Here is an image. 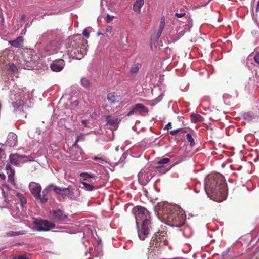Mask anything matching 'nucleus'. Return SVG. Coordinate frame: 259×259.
I'll return each mask as SVG.
<instances>
[{
	"mask_svg": "<svg viewBox=\"0 0 259 259\" xmlns=\"http://www.w3.org/2000/svg\"><path fill=\"white\" fill-rule=\"evenodd\" d=\"M160 100H158L156 102V103H158L160 101Z\"/></svg>",
	"mask_w": 259,
	"mask_h": 259,
	"instance_id": "obj_57",
	"label": "nucleus"
},
{
	"mask_svg": "<svg viewBox=\"0 0 259 259\" xmlns=\"http://www.w3.org/2000/svg\"><path fill=\"white\" fill-rule=\"evenodd\" d=\"M67 54L63 55L64 58L68 57L69 58L80 60L85 55L87 50L84 46L77 44L75 40L71 41L69 47L67 48Z\"/></svg>",
	"mask_w": 259,
	"mask_h": 259,
	"instance_id": "obj_5",
	"label": "nucleus"
},
{
	"mask_svg": "<svg viewBox=\"0 0 259 259\" xmlns=\"http://www.w3.org/2000/svg\"><path fill=\"white\" fill-rule=\"evenodd\" d=\"M171 128V124L170 122H168L166 125L165 126L164 129L168 130L169 129Z\"/></svg>",
	"mask_w": 259,
	"mask_h": 259,
	"instance_id": "obj_48",
	"label": "nucleus"
},
{
	"mask_svg": "<svg viewBox=\"0 0 259 259\" xmlns=\"http://www.w3.org/2000/svg\"><path fill=\"white\" fill-rule=\"evenodd\" d=\"M7 68L9 70H10L14 73H15L17 71V68L16 66L13 64H8L7 65Z\"/></svg>",
	"mask_w": 259,
	"mask_h": 259,
	"instance_id": "obj_35",
	"label": "nucleus"
},
{
	"mask_svg": "<svg viewBox=\"0 0 259 259\" xmlns=\"http://www.w3.org/2000/svg\"><path fill=\"white\" fill-rule=\"evenodd\" d=\"M17 259H28V258L24 256H19Z\"/></svg>",
	"mask_w": 259,
	"mask_h": 259,
	"instance_id": "obj_51",
	"label": "nucleus"
},
{
	"mask_svg": "<svg viewBox=\"0 0 259 259\" xmlns=\"http://www.w3.org/2000/svg\"><path fill=\"white\" fill-rule=\"evenodd\" d=\"M23 42V38L22 37L19 36L16 39L9 41V44L13 47L15 48L20 47Z\"/></svg>",
	"mask_w": 259,
	"mask_h": 259,
	"instance_id": "obj_19",
	"label": "nucleus"
},
{
	"mask_svg": "<svg viewBox=\"0 0 259 259\" xmlns=\"http://www.w3.org/2000/svg\"><path fill=\"white\" fill-rule=\"evenodd\" d=\"M50 217L51 219L56 222H62L67 218V215L64 214L60 209L53 210L50 211Z\"/></svg>",
	"mask_w": 259,
	"mask_h": 259,
	"instance_id": "obj_9",
	"label": "nucleus"
},
{
	"mask_svg": "<svg viewBox=\"0 0 259 259\" xmlns=\"http://www.w3.org/2000/svg\"><path fill=\"white\" fill-rule=\"evenodd\" d=\"M25 231H21L18 232H14V231H9L7 233V235L9 236H18L19 235H23L24 234Z\"/></svg>",
	"mask_w": 259,
	"mask_h": 259,
	"instance_id": "obj_33",
	"label": "nucleus"
},
{
	"mask_svg": "<svg viewBox=\"0 0 259 259\" xmlns=\"http://www.w3.org/2000/svg\"><path fill=\"white\" fill-rule=\"evenodd\" d=\"M191 120L193 122H201L202 120V117L199 114H192L191 116Z\"/></svg>",
	"mask_w": 259,
	"mask_h": 259,
	"instance_id": "obj_27",
	"label": "nucleus"
},
{
	"mask_svg": "<svg viewBox=\"0 0 259 259\" xmlns=\"http://www.w3.org/2000/svg\"><path fill=\"white\" fill-rule=\"evenodd\" d=\"M106 31L110 33L112 31V28L111 27H107Z\"/></svg>",
	"mask_w": 259,
	"mask_h": 259,
	"instance_id": "obj_49",
	"label": "nucleus"
},
{
	"mask_svg": "<svg viewBox=\"0 0 259 259\" xmlns=\"http://www.w3.org/2000/svg\"><path fill=\"white\" fill-rule=\"evenodd\" d=\"M254 60L256 63L259 64V52L255 54L254 56Z\"/></svg>",
	"mask_w": 259,
	"mask_h": 259,
	"instance_id": "obj_46",
	"label": "nucleus"
},
{
	"mask_svg": "<svg viewBox=\"0 0 259 259\" xmlns=\"http://www.w3.org/2000/svg\"><path fill=\"white\" fill-rule=\"evenodd\" d=\"M165 18L164 17H162L161 19V20H160L159 29L156 34L157 39L159 38L160 37V36L162 34V32L163 28L165 26Z\"/></svg>",
	"mask_w": 259,
	"mask_h": 259,
	"instance_id": "obj_22",
	"label": "nucleus"
},
{
	"mask_svg": "<svg viewBox=\"0 0 259 259\" xmlns=\"http://www.w3.org/2000/svg\"><path fill=\"white\" fill-rule=\"evenodd\" d=\"M137 111L140 113H148V109L142 104H137L135 105Z\"/></svg>",
	"mask_w": 259,
	"mask_h": 259,
	"instance_id": "obj_24",
	"label": "nucleus"
},
{
	"mask_svg": "<svg viewBox=\"0 0 259 259\" xmlns=\"http://www.w3.org/2000/svg\"><path fill=\"white\" fill-rule=\"evenodd\" d=\"M92 159L94 160L99 161L98 164L101 166H102V165L105 163L106 164L108 163L107 159L104 157H99L97 156H95Z\"/></svg>",
	"mask_w": 259,
	"mask_h": 259,
	"instance_id": "obj_28",
	"label": "nucleus"
},
{
	"mask_svg": "<svg viewBox=\"0 0 259 259\" xmlns=\"http://www.w3.org/2000/svg\"><path fill=\"white\" fill-rule=\"evenodd\" d=\"M187 141L190 143L191 146H193L195 144V141L194 138L192 137L191 134L187 133L186 135Z\"/></svg>",
	"mask_w": 259,
	"mask_h": 259,
	"instance_id": "obj_34",
	"label": "nucleus"
},
{
	"mask_svg": "<svg viewBox=\"0 0 259 259\" xmlns=\"http://www.w3.org/2000/svg\"><path fill=\"white\" fill-rule=\"evenodd\" d=\"M73 104H74L75 106H77L79 104V102L78 101L76 100L73 102Z\"/></svg>",
	"mask_w": 259,
	"mask_h": 259,
	"instance_id": "obj_52",
	"label": "nucleus"
},
{
	"mask_svg": "<svg viewBox=\"0 0 259 259\" xmlns=\"http://www.w3.org/2000/svg\"><path fill=\"white\" fill-rule=\"evenodd\" d=\"M80 183L82 185L81 188L87 191H92L94 189V186L92 184L82 181H80Z\"/></svg>",
	"mask_w": 259,
	"mask_h": 259,
	"instance_id": "obj_26",
	"label": "nucleus"
},
{
	"mask_svg": "<svg viewBox=\"0 0 259 259\" xmlns=\"http://www.w3.org/2000/svg\"><path fill=\"white\" fill-rule=\"evenodd\" d=\"M243 119L247 122H250L254 118L253 115L250 113H245L243 115Z\"/></svg>",
	"mask_w": 259,
	"mask_h": 259,
	"instance_id": "obj_32",
	"label": "nucleus"
},
{
	"mask_svg": "<svg viewBox=\"0 0 259 259\" xmlns=\"http://www.w3.org/2000/svg\"><path fill=\"white\" fill-rule=\"evenodd\" d=\"M107 99L111 104H114L116 102L117 97L114 95V93H110L107 95Z\"/></svg>",
	"mask_w": 259,
	"mask_h": 259,
	"instance_id": "obj_29",
	"label": "nucleus"
},
{
	"mask_svg": "<svg viewBox=\"0 0 259 259\" xmlns=\"http://www.w3.org/2000/svg\"><path fill=\"white\" fill-rule=\"evenodd\" d=\"M169 169H170V168H167L166 170H164V171H163V173H165V172H166V171H168Z\"/></svg>",
	"mask_w": 259,
	"mask_h": 259,
	"instance_id": "obj_53",
	"label": "nucleus"
},
{
	"mask_svg": "<svg viewBox=\"0 0 259 259\" xmlns=\"http://www.w3.org/2000/svg\"><path fill=\"white\" fill-rule=\"evenodd\" d=\"M183 131V130L182 128H177V129H176V130H171L170 131V134H171L172 135H175V134H176L178 132H180V131Z\"/></svg>",
	"mask_w": 259,
	"mask_h": 259,
	"instance_id": "obj_44",
	"label": "nucleus"
},
{
	"mask_svg": "<svg viewBox=\"0 0 259 259\" xmlns=\"http://www.w3.org/2000/svg\"><path fill=\"white\" fill-rule=\"evenodd\" d=\"M204 189L207 196L216 201L221 202L227 198L226 183L224 176L219 173L211 174L207 176Z\"/></svg>",
	"mask_w": 259,
	"mask_h": 259,
	"instance_id": "obj_1",
	"label": "nucleus"
},
{
	"mask_svg": "<svg viewBox=\"0 0 259 259\" xmlns=\"http://www.w3.org/2000/svg\"><path fill=\"white\" fill-rule=\"evenodd\" d=\"M159 209L158 215L171 226L181 227L184 225L186 216L180 206L164 202L159 205Z\"/></svg>",
	"mask_w": 259,
	"mask_h": 259,
	"instance_id": "obj_2",
	"label": "nucleus"
},
{
	"mask_svg": "<svg viewBox=\"0 0 259 259\" xmlns=\"http://www.w3.org/2000/svg\"><path fill=\"white\" fill-rule=\"evenodd\" d=\"M65 66L63 59H59L54 60L50 65L51 69L54 72H60L63 70Z\"/></svg>",
	"mask_w": 259,
	"mask_h": 259,
	"instance_id": "obj_12",
	"label": "nucleus"
},
{
	"mask_svg": "<svg viewBox=\"0 0 259 259\" xmlns=\"http://www.w3.org/2000/svg\"><path fill=\"white\" fill-rule=\"evenodd\" d=\"M73 38H74V39H76V40H77V38H74V37H73Z\"/></svg>",
	"mask_w": 259,
	"mask_h": 259,
	"instance_id": "obj_58",
	"label": "nucleus"
},
{
	"mask_svg": "<svg viewBox=\"0 0 259 259\" xmlns=\"http://www.w3.org/2000/svg\"><path fill=\"white\" fill-rule=\"evenodd\" d=\"M163 236L164 235L162 233L157 232L155 234L154 240H156L157 242L161 241Z\"/></svg>",
	"mask_w": 259,
	"mask_h": 259,
	"instance_id": "obj_36",
	"label": "nucleus"
},
{
	"mask_svg": "<svg viewBox=\"0 0 259 259\" xmlns=\"http://www.w3.org/2000/svg\"><path fill=\"white\" fill-rule=\"evenodd\" d=\"M17 135L12 132L8 134L7 140L6 141V145L10 147H13L17 145Z\"/></svg>",
	"mask_w": 259,
	"mask_h": 259,
	"instance_id": "obj_15",
	"label": "nucleus"
},
{
	"mask_svg": "<svg viewBox=\"0 0 259 259\" xmlns=\"http://www.w3.org/2000/svg\"><path fill=\"white\" fill-rule=\"evenodd\" d=\"M2 195L3 197L4 202L5 203H7L8 200L6 194L3 189H2Z\"/></svg>",
	"mask_w": 259,
	"mask_h": 259,
	"instance_id": "obj_41",
	"label": "nucleus"
},
{
	"mask_svg": "<svg viewBox=\"0 0 259 259\" xmlns=\"http://www.w3.org/2000/svg\"><path fill=\"white\" fill-rule=\"evenodd\" d=\"M70 154L75 160L80 161L82 159V150L78 146H74L73 144L70 149Z\"/></svg>",
	"mask_w": 259,
	"mask_h": 259,
	"instance_id": "obj_11",
	"label": "nucleus"
},
{
	"mask_svg": "<svg viewBox=\"0 0 259 259\" xmlns=\"http://www.w3.org/2000/svg\"><path fill=\"white\" fill-rule=\"evenodd\" d=\"M181 36H182V35H183L184 34L185 32L181 31Z\"/></svg>",
	"mask_w": 259,
	"mask_h": 259,
	"instance_id": "obj_55",
	"label": "nucleus"
},
{
	"mask_svg": "<svg viewBox=\"0 0 259 259\" xmlns=\"http://www.w3.org/2000/svg\"><path fill=\"white\" fill-rule=\"evenodd\" d=\"M81 122H82V124H83L84 126H87V123L86 120H82Z\"/></svg>",
	"mask_w": 259,
	"mask_h": 259,
	"instance_id": "obj_50",
	"label": "nucleus"
},
{
	"mask_svg": "<svg viewBox=\"0 0 259 259\" xmlns=\"http://www.w3.org/2000/svg\"><path fill=\"white\" fill-rule=\"evenodd\" d=\"M54 187V191L57 193L58 194L60 195L61 194V192H62V189H63V188H61L60 187H58L57 186H53Z\"/></svg>",
	"mask_w": 259,
	"mask_h": 259,
	"instance_id": "obj_39",
	"label": "nucleus"
},
{
	"mask_svg": "<svg viewBox=\"0 0 259 259\" xmlns=\"http://www.w3.org/2000/svg\"><path fill=\"white\" fill-rule=\"evenodd\" d=\"M79 176L84 181L87 180L88 179L90 178H95L96 176L95 174L93 173H88L86 172H83L80 174Z\"/></svg>",
	"mask_w": 259,
	"mask_h": 259,
	"instance_id": "obj_25",
	"label": "nucleus"
},
{
	"mask_svg": "<svg viewBox=\"0 0 259 259\" xmlns=\"http://www.w3.org/2000/svg\"><path fill=\"white\" fill-rule=\"evenodd\" d=\"M170 161V159L168 158H164L159 160L158 162V165L156 166V168L158 169H162L164 168V164L168 163Z\"/></svg>",
	"mask_w": 259,
	"mask_h": 259,
	"instance_id": "obj_23",
	"label": "nucleus"
},
{
	"mask_svg": "<svg viewBox=\"0 0 259 259\" xmlns=\"http://www.w3.org/2000/svg\"><path fill=\"white\" fill-rule=\"evenodd\" d=\"M10 164L16 166H20L21 163H24L27 161H33L32 158L29 156L21 155L18 154H11L9 155Z\"/></svg>",
	"mask_w": 259,
	"mask_h": 259,
	"instance_id": "obj_8",
	"label": "nucleus"
},
{
	"mask_svg": "<svg viewBox=\"0 0 259 259\" xmlns=\"http://www.w3.org/2000/svg\"><path fill=\"white\" fill-rule=\"evenodd\" d=\"M114 16L110 15L109 14H107L105 20H106V22H109L114 18Z\"/></svg>",
	"mask_w": 259,
	"mask_h": 259,
	"instance_id": "obj_43",
	"label": "nucleus"
},
{
	"mask_svg": "<svg viewBox=\"0 0 259 259\" xmlns=\"http://www.w3.org/2000/svg\"><path fill=\"white\" fill-rule=\"evenodd\" d=\"M84 140V135L83 134H80V135L78 136L77 137V138L75 141V142L74 143L73 145L74 146H78L77 145V143L79 141H83Z\"/></svg>",
	"mask_w": 259,
	"mask_h": 259,
	"instance_id": "obj_38",
	"label": "nucleus"
},
{
	"mask_svg": "<svg viewBox=\"0 0 259 259\" xmlns=\"http://www.w3.org/2000/svg\"><path fill=\"white\" fill-rule=\"evenodd\" d=\"M135 219L137 226H138V221L143 220L142 228L141 230H138L139 238L140 240H144L149 234L151 227L149 212L144 207L138 206L135 208Z\"/></svg>",
	"mask_w": 259,
	"mask_h": 259,
	"instance_id": "obj_3",
	"label": "nucleus"
},
{
	"mask_svg": "<svg viewBox=\"0 0 259 259\" xmlns=\"http://www.w3.org/2000/svg\"><path fill=\"white\" fill-rule=\"evenodd\" d=\"M34 229L38 231H48L55 226L54 223L48 220L34 218L33 219Z\"/></svg>",
	"mask_w": 259,
	"mask_h": 259,
	"instance_id": "obj_6",
	"label": "nucleus"
},
{
	"mask_svg": "<svg viewBox=\"0 0 259 259\" xmlns=\"http://www.w3.org/2000/svg\"><path fill=\"white\" fill-rule=\"evenodd\" d=\"M16 196L19 198L22 206H23L27 202L26 198L20 193H17Z\"/></svg>",
	"mask_w": 259,
	"mask_h": 259,
	"instance_id": "obj_31",
	"label": "nucleus"
},
{
	"mask_svg": "<svg viewBox=\"0 0 259 259\" xmlns=\"http://www.w3.org/2000/svg\"><path fill=\"white\" fill-rule=\"evenodd\" d=\"M77 37H79L80 38L81 37V35H76V36H74V38H75Z\"/></svg>",
	"mask_w": 259,
	"mask_h": 259,
	"instance_id": "obj_54",
	"label": "nucleus"
},
{
	"mask_svg": "<svg viewBox=\"0 0 259 259\" xmlns=\"http://www.w3.org/2000/svg\"><path fill=\"white\" fill-rule=\"evenodd\" d=\"M6 170H7L8 174V181L11 184L14 186L15 185V182L14 179L15 175V170L13 168H12L10 164L8 163L6 165Z\"/></svg>",
	"mask_w": 259,
	"mask_h": 259,
	"instance_id": "obj_14",
	"label": "nucleus"
},
{
	"mask_svg": "<svg viewBox=\"0 0 259 259\" xmlns=\"http://www.w3.org/2000/svg\"><path fill=\"white\" fill-rule=\"evenodd\" d=\"M81 84L85 88H88L90 86V83L89 80L85 78H83L81 80Z\"/></svg>",
	"mask_w": 259,
	"mask_h": 259,
	"instance_id": "obj_37",
	"label": "nucleus"
},
{
	"mask_svg": "<svg viewBox=\"0 0 259 259\" xmlns=\"http://www.w3.org/2000/svg\"><path fill=\"white\" fill-rule=\"evenodd\" d=\"M34 52L32 51V50H30L29 51V54H31L32 55V57H31L30 60L28 59L27 60H25V61L26 62V63L27 64H28L27 66V68H28V69H30V68L32 67V65H33V64H34L36 61V59L37 58V56H33V54L34 53Z\"/></svg>",
	"mask_w": 259,
	"mask_h": 259,
	"instance_id": "obj_20",
	"label": "nucleus"
},
{
	"mask_svg": "<svg viewBox=\"0 0 259 259\" xmlns=\"http://www.w3.org/2000/svg\"><path fill=\"white\" fill-rule=\"evenodd\" d=\"M29 189L35 199L39 198V194L42 190L40 184L35 182H31L29 184Z\"/></svg>",
	"mask_w": 259,
	"mask_h": 259,
	"instance_id": "obj_10",
	"label": "nucleus"
},
{
	"mask_svg": "<svg viewBox=\"0 0 259 259\" xmlns=\"http://www.w3.org/2000/svg\"><path fill=\"white\" fill-rule=\"evenodd\" d=\"M51 186H54L53 184H50L48 185V186L45 188L42 192V195L39 194V198H36V199L39 200L40 202L41 203H46L48 200V193H49V188H51Z\"/></svg>",
	"mask_w": 259,
	"mask_h": 259,
	"instance_id": "obj_16",
	"label": "nucleus"
},
{
	"mask_svg": "<svg viewBox=\"0 0 259 259\" xmlns=\"http://www.w3.org/2000/svg\"><path fill=\"white\" fill-rule=\"evenodd\" d=\"M118 148H119L118 146L116 147V148H115L116 151H117L118 150Z\"/></svg>",
	"mask_w": 259,
	"mask_h": 259,
	"instance_id": "obj_56",
	"label": "nucleus"
},
{
	"mask_svg": "<svg viewBox=\"0 0 259 259\" xmlns=\"http://www.w3.org/2000/svg\"><path fill=\"white\" fill-rule=\"evenodd\" d=\"M14 90L15 93H12L10 95L13 102L12 105L16 110L26 109L31 106V102L29 100L28 94L25 90L23 89H16Z\"/></svg>",
	"mask_w": 259,
	"mask_h": 259,
	"instance_id": "obj_4",
	"label": "nucleus"
},
{
	"mask_svg": "<svg viewBox=\"0 0 259 259\" xmlns=\"http://www.w3.org/2000/svg\"><path fill=\"white\" fill-rule=\"evenodd\" d=\"M59 195L62 196L63 198H65L66 197H71L73 196V192L69 189V188H63L61 194Z\"/></svg>",
	"mask_w": 259,
	"mask_h": 259,
	"instance_id": "obj_21",
	"label": "nucleus"
},
{
	"mask_svg": "<svg viewBox=\"0 0 259 259\" xmlns=\"http://www.w3.org/2000/svg\"><path fill=\"white\" fill-rule=\"evenodd\" d=\"M154 175V174L149 166L145 167L139 172L138 180L142 185H145L149 182Z\"/></svg>",
	"mask_w": 259,
	"mask_h": 259,
	"instance_id": "obj_7",
	"label": "nucleus"
},
{
	"mask_svg": "<svg viewBox=\"0 0 259 259\" xmlns=\"http://www.w3.org/2000/svg\"><path fill=\"white\" fill-rule=\"evenodd\" d=\"M144 4V0H136L133 4V10L138 13H140L141 9Z\"/></svg>",
	"mask_w": 259,
	"mask_h": 259,
	"instance_id": "obj_17",
	"label": "nucleus"
},
{
	"mask_svg": "<svg viewBox=\"0 0 259 259\" xmlns=\"http://www.w3.org/2000/svg\"><path fill=\"white\" fill-rule=\"evenodd\" d=\"M141 65L139 63H137L134 65L130 70V73L132 75L136 74L138 73L139 70V69L141 68Z\"/></svg>",
	"mask_w": 259,
	"mask_h": 259,
	"instance_id": "obj_30",
	"label": "nucleus"
},
{
	"mask_svg": "<svg viewBox=\"0 0 259 259\" xmlns=\"http://www.w3.org/2000/svg\"><path fill=\"white\" fill-rule=\"evenodd\" d=\"M82 34L86 38H88L89 37V33L87 31V30L84 29L82 32Z\"/></svg>",
	"mask_w": 259,
	"mask_h": 259,
	"instance_id": "obj_47",
	"label": "nucleus"
},
{
	"mask_svg": "<svg viewBox=\"0 0 259 259\" xmlns=\"http://www.w3.org/2000/svg\"><path fill=\"white\" fill-rule=\"evenodd\" d=\"M5 151L3 149H0V160L5 159Z\"/></svg>",
	"mask_w": 259,
	"mask_h": 259,
	"instance_id": "obj_42",
	"label": "nucleus"
},
{
	"mask_svg": "<svg viewBox=\"0 0 259 259\" xmlns=\"http://www.w3.org/2000/svg\"><path fill=\"white\" fill-rule=\"evenodd\" d=\"M185 15V13H176L175 14V16L178 18H181V17L184 16Z\"/></svg>",
	"mask_w": 259,
	"mask_h": 259,
	"instance_id": "obj_45",
	"label": "nucleus"
},
{
	"mask_svg": "<svg viewBox=\"0 0 259 259\" xmlns=\"http://www.w3.org/2000/svg\"><path fill=\"white\" fill-rule=\"evenodd\" d=\"M107 123L110 125L115 127H117L118 123V118L116 117H111L110 116H107L106 117Z\"/></svg>",
	"mask_w": 259,
	"mask_h": 259,
	"instance_id": "obj_18",
	"label": "nucleus"
},
{
	"mask_svg": "<svg viewBox=\"0 0 259 259\" xmlns=\"http://www.w3.org/2000/svg\"><path fill=\"white\" fill-rule=\"evenodd\" d=\"M135 112H137L136 106H133L132 108L130 109V110L127 113V116H131L133 115Z\"/></svg>",
	"mask_w": 259,
	"mask_h": 259,
	"instance_id": "obj_40",
	"label": "nucleus"
},
{
	"mask_svg": "<svg viewBox=\"0 0 259 259\" xmlns=\"http://www.w3.org/2000/svg\"><path fill=\"white\" fill-rule=\"evenodd\" d=\"M46 52H48L49 54L57 53L59 49V44L57 41L50 42L44 48Z\"/></svg>",
	"mask_w": 259,
	"mask_h": 259,
	"instance_id": "obj_13",
	"label": "nucleus"
}]
</instances>
